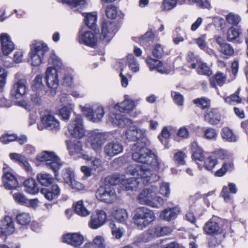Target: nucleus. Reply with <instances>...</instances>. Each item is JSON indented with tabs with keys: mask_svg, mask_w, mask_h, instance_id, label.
I'll use <instances>...</instances> for the list:
<instances>
[{
	"mask_svg": "<svg viewBox=\"0 0 248 248\" xmlns=\"http://www.w3.org/2000/svg\"><path fill=\"white\" fill-rule=\"evenodd\" d=\"M131 150L133 159L142 165L129 166L125 170L126 174L135 175L139 171L145 183L150 180L157 181L159 177L157 172L159 169L161 160L156 154L139 142L134 144Z\"/></svg>",
	"mask_w": 248,
	"mask_h": 248,
	"instance_id": "f257e3e1",
	"label": "nucleus"
},
{
	"mask_svg": "<svg viewBox=\"0 0 248 248\" xmlns=\"http://www.w3.org/2000/svg\"><path fill=\"white\" fill-rule=\"evenodd\" d=\"M155 218L152 210L145 207H140L135 210L133 220L134 224L142 230L151 224Z\"/></svg>",
	"mask_w": 248,
	"mask_h": 248,
	"instance_id": "f03ea898",
	"label": "nucleus"
},
{
	"mask_svg": "<svg viewBox=\"0 0 248 248\" xmlns=\"http://www.w3.org/2000/svg\"><path fill=\"white\" fill-rule=\"evenodd\" d=\"M203 230L206 234L212 235L208 242L209 246H215L220 243L226 233L224 230L220 229L218 223L213 218L205 224Z\"/></svg>",
	"mask_w": 248,
	"mask_h": 248,
	"instance_id": "7ed1b4c3",
	"label": "nucleus"
},
{
	"mask_svg": "<svg viewBox=\"0 0 248 248\" xmlns=\"http://www.w3.org/2000/svg\"><path fill=\"white\" fill-rule=\"evenodd\" d=\"M48 48L46 44L41 41H34L31 46L29 53L30 61L32 65L39 66L43 62Z\"/></svg>",
	"mask_w": 248,
	"mask_h": 248,
	"instance_id": "20e7f679",
	"label": "nucleus"
},
{
	"mask_svg": "<svg viewBox=\"0 0 248 248\" xmlns=\"http://www.w3.org/2000/svg\"><path fill=\"white\" fill-rule=\"evenodd\" d=\"M36 158L40 162H46V167L53 171L56 177L58 175V170L62 166V163L54 152L43 151L37 155Z\"/></svg>",
	"mask_w": 248,
	"mask_h": 248,
	"instance_id": "39448f33",
	"label": "nucleus"
},
{
	"mask_svg": "<svg viewBox=\"0 0 248 248\" xmlns=\"http://www.w3.org/2000/svg\"><path fill=\"white\" fill-rule=\"evenodd\" d=\"M108 138V134L101 132L99 129L91 131L89 134V142L91 147L93 150L100 151L103 145Z\"/></svg>",
	"mask_w": 248,
	"mask_h": 248,
	"instance_id": "423d86ee",
	"label": "nucleus"
},
{
	"mask_svg": "<svg viewBox=\"0 0 248 248\" xmlns=\"http://www.w3.org/2000/svg\"><path fill=\"white\" fill-rule=\"evenodd\" d=\"M82 110L87 118L94 123L100 122L105 114L103 108L97 104H86L82 107Z\"/></svg>",
	"mask_w": 248,
	"mask_h": 248,
	"instance_id": "0eeeda50",
	"label": "nucleus"
},
{
	"mask_svg": "<svg viewBox=\"0 0 248 248\" xmlns=\"http://www.w3.org/2000/svg\"><path fill=\"white\" fill-rule=\"evenodd\" d=\"M95 196L98 200L107 203H112L116 199L115 190L109 184L100 186L95 193Z\"/></svg>",
	"mask_w": 248,
	"mask_h": 248,
	"instance_id": "6e6552de",
	"label": "nucleus"
},
{
	"mask_svg": "<svg viewBox=\"0 0 248 248\" xmlns=\"http://www.w3.org/2000/svg\"><path fill=\"white\" fill-rule=\"evenodd\" d=\"M132 175L137 176V177L127 179L124 178L122 181V186L126 190H136L141 186L142 184L146 185L156 181L150 180L149 182L145 183L141 175H140V172L139 171L135 175Z\"/></svg>",
	"mask_w": 248,
	"mask_h": 248,
	"instance_id": "1a4fd4ad",
	"label": "nucleus"
},
{
	"mask_svg": "<svg viewBox=\"0 0 248 248\" xmlns=\"http://www.w3.org/2000/svg\"><path fill=\"white\" fill-rule=\"evenodd\" d=\"M68 131L70 135L75 138L81 139L84 136L85 131L80 116H77L74 120L71 121L68 126Z\"/></svg>",
	"mask_w": 248,
	"mask_h": 248,
	"instance_id": "9d476101",
	"label": "nucleus"
},
{
	"mask_svg": "<svg viewBox=\"0 0 248 248\" xmlns=\"http://www.w3.org/2000/svg\"><path fill=\"white\" fill-rule=\"evenodd\" d=\"M59 69L53 67H48L45 72V78L48 87L56 89L59 86Z\"/></svg>",
	"mask_w": 248,
	"mask_h": 248,
	"instance_id": "9b49d317",
	"label": "nucleus"
},
{
	"mask_svg": "<svg viewBox=\"0 0 248 248\" xmlns=\"http://www.w3.org/2000/svg\"><path fill=\"white\" fill-rule=\"evenodd\" d=\"M124 150L123 145L118 140L107 143L104 147V155L110 158L121 154Z\"/></svg>",
	"mask_w": 248,
	"mask_h": 248,
	"instance_id": "f8f14e48",
	"label": "nucleus"
},
{
	"mask_svg": "<svg viewBox=\"0 0 248 248\" xmlns=\"http://www.w3.org/2000/svg\"><path fill=\"white\" fill-rule=\"evenodd\" d=\"M157 188L152 186L148 188L141 191L138 196V200L139 203L141 204H145L148 206L153 205L152 202L153 197L155 195Z\"/></svg>",
	"mask_w": 248,
	"mask_h": 248,
	"instance_id": "ddd939ff",
	"label": "nucleus"
},
{
	"mask_svg": "<svg viewBox=\"0 0 248 248\" xmlns=\"http://www.w3.org/2000/svg\"><path fill=\"white\" fill-rule=\"evenodd\" d=\"M107 215L103 210H97L91 216L89 226L93 229H97L106 222Z\"/></svg>",
	"mask_w": 248,
	"mask_h": 248,
	"instance_id": "4468645a",
	"label": "nucleus"
},
{
	"mask_svg": "<svg viewBox=\"0 0 248 248\" xmlns=\"http://www.w3.org/2000/svg\"><path fill=\"white\" fill-rule=\"evenodd\" d=\"M116 31V26L115 23L104 22L102 26L100 39L102 41L108 42L113 37Z\"/></svg>",
	"mask_w": 248,
	"mask_h": 248,
	"instance_id": "2eb2a0df",
	"label": "nucleus"
},
{
	"mask_svg": "<svg viewBox=\"0 0 248 248\" xmlns=\"http://www.w3.org/2000/svg\"><path fill=\"white\" fill-rule=\"evenodd\" d=\"M28 91L27 81L24 79H21L16 82L13 86L11 94L16 99H19L26 94Z\"/></svg>",
	"mask_w": 248,
	"mask_h": 248,
	"instance_id": "dca6fc26",
	"label": "nucleus"
},
{
	"mask_svg": "<svg viewBox=\"0 0 248 248\" xmlns=\"http://www.w3.org/2000/svg\"><path fill=\"white\" fill-rule=\"evenodd\" d=\"M41 122L44 127L49 130L58 131L60 129V122L54 116L47 114L42 117Z\"/></svg>",
	"mask_w": 248,
	"mask_h": 248,
	"instance_id": "f3484780",
	"label": "nucleus"
},
{
	"mask_svg": "<svg viewBox=\"0 0 248 248\" xmlns=\"http://www.w3.org/2000/svg\"><path fill=\"white\" fill-rule=\"evenodd\" d=\"M2 52L4 55L10 54L15 49V45L10 35L6 33L0 34Z\"/></svg>",
	"mask_w": 248,
	"mask_h": 248,
	"instance_id": "a211bd4d",
	"label": "nucleus"
},
{
	"mask_svg": "<svg viewBox=\"0 0 248 248\" xmlns=\"http://www.w3.org/2000/svg\"><path fill=\"white\" fill-rule=\"evenodd\" d=\"M108 122L114 126L122 127L132 124L131 120L120 113H110L108 116Z\"/></svg>",
	"mask_w": 248,
	"mask_h": 248,
	"instance_id": "6ab92c4d",
	"label": "nucleus"
},
{
	"mask_svg": "<svg viewBox=\"0 0 248 248\" xmlns=\"http://www.w3.org/2000/svg\"><path fill=\"white\" fill-rule=\"evenodd\" d=\"M146 62L151 71L156 70L161 74H166L170 71V68L164 66L161 61L153 59L150 56L147 58Z\"/></svg>",
	"mask_w": 248,
	"mask_h": 248,
	"instance_id": "aec40b11",
	"label": "nucleus"
},
{
	"mask_svg": "<svg viewBox=\"0 0 248 248\" xmlns=\"http://www.w3.org/2000/svg\"><path fill=\"white\" fill-rule=\"evenodd\" d=\"M7 167V166L3 168L5 173L2 179L3 186L8 190L16 189L18 186V183L15 176L6 171Z\"/></svg>",
	"mask_w": 248,
	"mask_h": 248,
	"instance_id": "412c9836",
	"label": "nucleus"
},
{
	"mask_svg": "<svg viewBox=\"0 0 248 248\" xmlns=\"http://www.w3.org/2000/svg\"><path fill=\"white\" fill-rule=\"evenodd\" d=\"M78 39L79 43L91 47L96 45L97 40L96 35L91 31H86L84 32L79 31Z\"/></svg>",
	"mask_w": 248,
	"mask_h": 248,
	"instance_id": "4be33fe9",
	"label": "nucleus"
},
{
	"mask_svg": "<svg viewBox=\"0 0 248 248\" xmlns=\"http://www.w3.org/2000/svg\"><path fill=\"white\" fill-rule=\"evenodd\" d=\"M129 127L127 129L125 135L126 138L129 141H137L140 139H143L145 135V130L137 128L134 125H129Z\"/></svg>",
	"mask_w": 248,
	"mask_h": 248,
	"instance_id": "5701e85b",
	"label": "nucleus"
},
{
	"mask_svg": "<svg viewBox=\"0 0 248 248\" xmlns=\"http://www.w3.org/2000/svg\"><path fill=\"white\" fill-rule=\"evenodd\" d=\"M62 175L64 182L69 184L72 188L77 189L81 188V184L75 180L74 171L71 169L68 168L63 169Z\"/></svg>",
	"mask_w": 248,
	"mask_h": 248,
	"instance_id": "b1692460",
	"label": "nucleus"
},
{
	"mask_svg": "<svg viewBox=\"0 0 248 248\" xmlns=\"http://www.w3.org/2000/svg\"><path fill=\"white\" fill-rule=\"evenodd\" d=\"M15 231L14 221L11 217L6 216L0 221V232L3 235H7Z\"/></svg>",
	"mask_w": 248,
	"mask_h": 248,
	"instance_id": "393cba45",
	"label": "nucleus"
},
{
	"mask_svg": "<svg viewBox=\"0 0 248 248\" xmlns=\"http://www.w3.org/2000/svg\"><path fill=\"white\" fill-rule=\"evenodd\" d=\"M84 241L83 236L79 233H67L63 236L62 242L75 247L81 245Z\"/></svg>",
	"mask_w": 248,
	"mask_h": 248,
	"instance_id": "a878e982",
	"label": "nucleus"
},
{
	"mask_svg": "<svg viewBox=\"0 0 248 248\" xmlns=\"http://www.w3.org/2000/svg\"><path fill=\"white\" fill-rule=\"evenodd\" d=\"M204 120L211 125L218 124L221 120V115L217 108H209L204 113Z\"/></svg>",
	"mask_w": 248,
	"mask_h": 248,
	"instance_id": "bb28decb",
	"label": "nucleus"
},
{
	"mask_svg": "<svg viewBox=\"0 0 248 248\" xmlns=\"http://www.w3.org/2000/svg\"><path fill=\"white\" fill-rule=\"evenodd\" d=\"M10 158L14 162L19 164L28 173H31L32 169L27 158L22 155L16 153H10L9 155Z\"/></svg>",
	"mask_w": 248,
	"mask_h": 248,
	"instance_id": "cd10ccee",
	"label": "nucleus"
},
{
	"mask_svg": "<svg viewBox=\"0 0 248 248\" xmlns=\"http://www.w3.org/2000/svg\"><path fill=\"white\" fill-rule=\"evenodd\" d=\"M172 229L169 226H157L152 227L147 230V233L151 237H159L170 234Z\"/></svg>",
	"mask_w": 248,
	"mask_h": 248,
	"instance_id": "c85d7f7f",
	"label": "nucleus"
},
{
	"mask_svg": "<svg viewBox=\"0 0 248 248\" xmlns=\"http://www.w3.org/2000/svg\"><path fill=\"white\" fill-rule=\"evenodd\" d=\"M41 193L46 199L48 201H52L59 197L61 193V189L57 185H53L49 188H42Z\"/></svg>",
	"mask_w": 248,
	"mask_h": 248,
	"instance_id": "c756f323",
	"label": "nucleus"
},
{
	"mask_svg": "<svg viewBox=\"0 0 248 248\" xmlns=\"http://www.w3.org/2000/svg\"><path fill=\"white\" fill-rule=\"evenodd\" d=\"M69 154L75 155L82 154V144L79 140H66L65 141Z\"/></svg>",
	"mask_w": 248,
	"mask_h": 248,
	"instance_id": "7c9ffc66",
	"label": "nucleus"
},
{
	"mask_svg": "<svg viewBox=\"0 0 248 248\" xmlns=\"http://www.w3.org/2000/svg\"><path fill=\"white\" fill-rule=\"evenodd\" d=\"M180 212V208L178 207L167 208L160 213V217L166 221H170L175 219Z\"/></svg>",
	"mask_w": 248,
	"mask_h": 248,
	"instance_id": "2f4dec72",
	"label": "nucleus"
},
{
	"mask_svg": "<svg viewBox=\"0 0 248 248\" xmlns=\"http://www.w3.org/2000/svg\"><path fill=\"white\" fill-rule=\"evenodd\" d=\"M237 188L236 185L232 183L228 184V186H224L222 189L221 195L226 202H229L232 201V197L231 193L235 194L237 193Z\"/></svg>",
	"mask_w": 248,
	"mask_h": 248,
	"instance_id": "473e14b6",
	"label": "nucleus"
},
{
	"mask_svg": "<svg viewBox=\"0 0 248 248\" xmlns=\"http://www.w3.org/2000/svg\"><path fill=\"white\" fill-rule=\"evenodd\" d=\"M134 107L135 104L133 100L125 99L121 103L116 104L114 107V108L115 110H119L120 112L128 113L132 110Z\"/></svg>",
	"mask_w": 248,
	"mask_h": 248,
	"instance_id": "72a5a7b5",
	"label": "nucleus"
},
{
	"mask_svg": "<svg viewBox=\"0 0 248 248\" xmlns=\"http://www.w3.org/2000/svg\"><path fill=\"white\" fill-rule=\"evenodd\" d=\"M189 68L192 69L197 68L198 74L209 76L212 74L210 68L205 63H201L200 61H197L196 62H193L190 64Z\"/></svg>",
	"mask_w": 248,
	"mask_h": 248,
	"instance_id": "f704fd0d",
	"label": "nucleus"
},
{
	"mask_svg": "<svg viewBox=\"0 0 248 248\" xmlns=\"http://www.w3.org/2000/svg\"><path fill=\"white\" fill-rule=\"evenodd\" d=\"M25 191L31 194H35L39 192V188L35 180L29 178L24 182Z\"/></svg>",
	"mask_w": 248,
	"mask_h": 248,
	"instance_id": "c9c22d12",
	"label": "nucleus"
},
{
	"mask_svg": "<svg viewBox=\"0 0 248 248\" xmlns=\"http://www.w3.org/2000/svg\"><path fill=\"white\" fill-rule=\"evenodd\" d=\"M191 149L192 157L194 160L202 161L204 158L203 150L197 142H193L191 143Z\"/></svg>",
	"mask_w": 248,
	"mask_h": 248,
	"instance_id": "e433bc0d",
	"label": "nucleus"
},
{
	"mask_svg": "<svg viewBox=\"0 0 248 248\" xmlns=\"http://www.w3.org/2000/svg\"><path fill=\"white\" fill-rule=\"evenodd\" d=\"M36 178L41 185L45 186L50 185L54 181V178L51 175L44 172L37 174Z\"/></svg>",
	"mask_w": 248,
	"mask_h": 248,
	"instance_id": "4c0bfd02",
	"label": "nucleus"
},
{
	"mask_svg": "<svg viewBox=\"0 0 248 248\" xmlns=\"http://www.w3.org/2000/svg\"><path fill=\"white\" fill-rule=\"evenodd\" d=\"M233 168V160L232 158H231L228 162L223 163L222 167L215 172V175L217 177L223 176L226 172L231 171Z\"/></svg>",
	"mask_w": 248,
	"mask_h": 248,
	"instance_id": "58836bf2",
	"label": "nucleus"
},
{
	"mask_svg": "<svg viewBox=\"0 0 248 248\" xmlns=\"http://www.w3.org/2000/svg\"><path fill=\"white\" fill-rule=\"evenodd\" d=\"M58 2H62L74 8L79 7L80 8H84L88 5L86 0H57Z\"/></svg>",
	"mask_w": 248,
	"mask_h": 248,
	"instance_id": "ea45409f",
	"label": "nucleus"
},
{
	"mask_svg": "<svg viewBox=\"0 0 248 248\" xmlns=\"http://www.w3.org/2000/svg\"><path fill=\"white\" fill-rule=\"evenodd\" d=\"M113 217L117 222L124 223L128 219V215L126 210L119 208L114 211Z\"/></svg>",
	"mask_w": 248,
	"mask_h": 248,
	"instance_id": "a19ab883",
	"label": "nucleus"
},
{
	"mask_svg": "<svg viewBox=\"0 0 248 248\" xmlns=\"http://www.w3.org/2000/svg\"><path fill=\"white\" fill-rule=\"evenodd\" d=\"M242 33L241 29L233 26L227 31V38L229 42H232L238 38Z\"/></svg>",
	"mask_w": 248,
	"mask_h": 248,
	"instance_id": "79ce46f5",
	"label": "nucleus"
},
{
	"mask_svg": "<svg viewBox=\"0 0 248 248\" xmlns=\"http://www.w3.org/2000/svg\"><path fill=\"white\" fill-rule=\"evenodd\" d=\"M221 137L228 142H235L237 140V136L234 135L232 130L228 127H224L221 131Z\"/></svg>",
	"mask_w": 248,
	"mask_h": 248,
	"instance_id": "37998d69",
	"label": "nucleus"
},
{
	"mask_svg": "<svg viewBox=\"0 0 248 248\" xmlns=\"http://www.w3.org/2000/svg\"><path fill=\"white\" fill-rule=\"evenodd\" d=\"M74 104H70L68 106H64L59 110V115L61 117L62 120L68 121L69 119L70 114L73 111Z\"/></svg>",
	"mask_w": 248,
	"mask_h": 248,
	"instance_id": "c03bdc74",
	"label": "nucleus"
},
{
	"mask_svg": "<svg viewBox=\"0 0 248 248\" xmlns=\"http://www.w3.org/2000/svg\"><path fill=\"white\" fill-rule=\"evenodd\" d=\"M170 137V133L169 132L167 128L164 127L160 135L158 136V139L160 142L164 145L166 148L170 147L169 139Z\"/></svg>",
	"mask_w": 248,
	"mask_h": 248,
	"instance_id": "a18cd8bd",
	"label": "nucleus"
},
{
	"mask_svg": "<svg viewBox=\"0 0 248 248\" xmlns=\"http://www.w3.org/2000/svg\"><path fill=\"white\" fill-rule=\"evenodd\" d=\"M155 38V34L151 31L146 32L140 39V44L143 46H148L151 45Z\"/></svg>",
	"mask_w": 248,
	"mask_h": 248,
	"instance_id": "49530a36",
	"label": "nucleus"
},
{
	"mask_svg": "<svg viewBox=\"0 0 248 248\" xmlns=\"http://www.w3.org/2000/svg\"><path fill=\"white\" fill-rule=\"evenodd\" d=\"M217 164L216 155L214 154L206 158L204 162V167L208 170H211Z\"/></svg>",
	"mask_w": 248,
	"mask_h": 248,
	"instance_id": "de8ad7c7",
	"label": "nucleus"
},
{
	"mask_svg": "<svg viewBox=\"0 0 248 248\" xmlns=\"http://www.w3.org/2000/svg\"><path fill=\"white\" fill-rule=\"evenodd\" d=\"M75 210L78 215L81 217H86L90 214L89 211L84 205L82 201H78L76 203Z\"/></svg>",
	"mask_w": 248,
	"mask_h": 248,
	"instance_id": "09e8293b",
	"label": "nucleus"
},
{
	"mask_svg": "<svg viewBox=\"0 0 248 248\" xmlns=\"http://www.w3.org/2000/svg\"><path fill=\"white\" fill-rule=\"evenodd\" d=\"M219 50L221 53L227 57L232 56L234 52L232 46L226 43L219 44Z\"/></svg>",
	"mask_w": 248,
	"mask_h": 248,
	"instance_id": "8fccbe9b",
	"label": "nucleus"
},
{
	"mask_svg": "<svg viewBox=\"0 0 248 248\" xmlns=\"http://www.w3.org/2000/svg\"><path fill=\"white\" fill-rule=\"evenodd\" d=\"M16 218L18 223L22 226L28 225L31 220V217L30 214L26 212L18 214Z\"/></svg>",
	"mask_w": 248,
	"mask_h": 248,
	"instance_id": "3c124183",
	"label": "nucleus"
},
{
	"mask_svg": "<svg viewBox=\"0 0 248 248\" xmlns=\"http://www.w3.org/2000/svg\"><path fill=\"white\" fill-rule=\"evenodd\" d=\"M240 92V88H239L235 93L229 96L224 98V101L229 104H234L241 102V98L239 96Z\"/></svg>",
	"mask_w": 248,
	"mask_h": 248,
	"instance_id": "603ef678",
	"label": "nucleus"
},
{
	"mask_svg": "<svg viewBox=\"0 0 248 248\" xmlns=\"http://www.w3.org/2000/svg\"><path fill=\"white\" fill-rule=\"evenodd\" d=\"M97 16L95 14L88 13L86 15L85 22L86 25L90 29L95 27Z\"/></svg>",
	"mask_w": 248,
	"mask_h": 248,
	"instance_id": "864d4df0",
	"label": "nucleus"
},
{
	"mask_svg": "<svg viewBox=\"0 0 248 248\" xmlns=\"http://www.w3.org/2000/svg\"><path fill=\"white\" fill-rule=\"evenodd\" d=\"M226 20L229 24L232 26H236L240 22L241 18L237 14L230 13L226 16Z\"/></svg>",
	"mask_w": 248,
	"mask_h": 248,
	"instance_id": "5fc2aeb1",
	"label": "nucleus"
},
{
	"mask_svg": "<svg viewBox=\"0 0 248 248\" xmlns=\"http://www.w3.org/2000/svg\"><path fill=\"white\" fill-rule=\"evenodd\" d=\"M84 158L87 160L89 164H91L93 170H95L101 165V160L95 157H90L88 155H84Z\"/></svg>",
	"mask_w": 248,
	"mask_h": 248,
	"instance_id": "6e6d98bb",
	"label": "nucleus"
},
{
	"mask_svg": "<svg viewBox=\"0 0 248 248\" xmlns=\"http://www.w3.org/2000/svg\"><path fill=\"white\" fill-rule=\"evenodd\" d=\"M127 61L129 63V67L133 72H137L139 71V64L136 62L132 54L128 55Z\"/></svg>",
	"mask_w": 248,
	"mask_h": 248,
	"instance_id": "4d7b16f0",
	"label": "nucleus"
},
{
	"mask_svg": "<svg viewBox=\"0 0 248 248\" xmlns=\"http://www.w3.org/2000/svg\"><path fill=\"white\" fill-rule=\"evenodd\" d=\"M123 177L120 176L119 174H115L106 178L107 181L109 183V185L113 186L117 185L120 184L122 185V181L124 180Z\"/></svg>",
	"mask_w": 248,
	"mask_h": 248,
	"instance_id": "13d9d810",
	"label": "nucleus"
},
{
	"mask_svg": "<svg viewBox=\"0 0 248 248\" xmlns=\"http://www.w3.org/2000/svg\"><path fill=\"white\" fill-rule=\"evenodd\" d=\"M17 139V136L15 134H4L0 137V141L3 144H8L15 141Z\"/></svg>",
	"mask_w": 248,
	"mask_h": 248,
	"instance_id": "bf43d9fd",
	"label": "nucleus"
},
{
	"mask_svg": "<svg viewBox=\"0 0 248 248\" xmlns=\"http://www.w3.org/2000/svg\"><path fill=\"white\" fill-rule=\"evenodd\" d=\"M163 47L160 44H157L154 46L152 54L153 56L157 58H161L164 55Z\"/></svg>",
	"mask_w": 248,
	"mask_h": 248,
	"instance_id": "052dcab7",
	"label": "nucleus"
},
{
	"mask_svg": "<svg viewBox=\"0 0 248 248\" xmlns=\"http://www.w3.org/2000/svg\"><path fill=\"white\" fill-rule=\"evenodd\" d=\"M217 136L216 130L211 127L207 128L203 132V137L207 140H215Z\"/></svg>",
	"mask_w": 248,
	"mask_h": 248,
	"instance_id": "680f3d73",
	"label": "nucleus"
},
{
	"mask_svg": "<svg viewBox=\"0 0 248 248\" xmlns=\"http://www.w3.org/2000/svg\"><path fill=\"white\" fill-rule=\"evenodd\" d=\"M48 61L49 63L53 64L56 68H61L62 64L59 58L53 52H51Z\"/></svg>",
	"mask_w": 248,
	"mask_h": 248,
	"instance_id": "e2e57ef3",
	"label": "nucleus"
},
{
	"mask_svg": "<svg viewBox=\"0 0 248 248\" xmlns=\"http://www.w3.org/2000/svg\"><path fill=\"white\" fill-rule=\"evenodd\" d=\"M186 157V154L182 152H176L173 156V159L175 162L179 165H184L185 163V158Z\"/></svg>",
	"mask_w": 248,
	"mask_h": 248,
	"instance_id": "0e129e2a",
	"label": "nucleus"
},
{
	"mask_svg": "<svg viewBox=\"0 0 248 248\" xmlns=\"http://www.w3.org/2000/svg\"><path fill=\"white\" fill-rule=\"evenodd\" d=\"M159 192L160 194L165 197H169L170 194V189L169 184L166 182H163L160 186Z\"/></svg>",
	"mask_w": 248,
	"mask_h": 248,
	"instance_id": "69168bd1",
	"label": "nucleus"
},
{
	"mask_svg": "<svg viewBox=\"0 0 248 248\" xmlns=\"http://www.w3.org/2000/svg\"><path fill=\"white\" fill-rule=\"evenodd\" d=\"M193 103L198 107H200L204 109L209 105V100L204 97L198 98L194 99Z\"/></svg>",
	"mask_w": 248,
	"mask_h": 248,
	"instance_id": "338daca9",
	"label": "nucleus"
},
{
	"mask_svg": "<svg viewBox=\"0 0 248 248\" xmlns=\"http://www.w3.org/2000/svg\"><path fill=\"white\" fill-rule=\"evenodd\" d=\"M177 0H164L162 8L164 10L169 11L174 8L177 4Z\"/></svg>",
	"mask_w": 248,
	"mask_h": 248,
	"instance_id": "774afa93",
	"label": "nucleus"
}]
</instances>
